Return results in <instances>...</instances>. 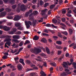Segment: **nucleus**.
<instances>
[{"label": "nucleus", "mask_w": 76, "mask_h": 76, "mask_svg": "<svg viewBox=\"0 0 76 76\" xmlns=\"http://www.w3.org/2000/svg\"><path fill=\"white\" fill-rule=\"evenodd\" d=\"M18 7L17 10L18 12H19L20 10L24 11V10L26 9V6L23 4L21 5L20 3L18 4Z\"/></svg>", "instance_id": "nucleus-1"}, {"label": "nucleus", "mask_w": 76, "mask_h": 76, "mask_svg": "<svg viewBox=\"0 0 76 76\" xmlns=\"http://www.w3.org/2000/svg\"><path fill=\"white\" fill-rule=\"evenodd\" d=\"M4 38L6 39H5L4 41V42H6V41H12V39H10L11 38V36H9L8 35H7L5 36H1L0 37V38Z\"/></svg>", "instance_id": "nucleus-2"}, {"label": "nucleus", "mask_w": 76, "mask_h": 76, "mask_svg": "<svg viewBox=\"0 0 76 76\" xmlns=\"http://www.w3.org/2000/svg\"><path fill=\"white\" fill-rule=\"evenodd\" d=\"M15 26L17 27H18L17 29L20 31L23 30V27L21 26V23H15Z\"/></svg>", "instance_id": "nucleus-3"}, {"label": "nucleus", "mask_w": 76, "mask_h": 76, "mask_svg": "<svg viewBox=\"0 0 76 76\" xmlns=\"http://www.w3.org/2000/svg\"><path fill=\"white\" fill-rule=\"evenodd\" d=\"M30 51L32 53H34L35 54H37L39 53H41V50L37 49H31Z\"/></svg>", "instance_id": "nucleus-4"}, {"label": "nucleus", "mask_w": 76, "mask_h": 76, "mask_svg": "<svg viewBox=\"0 0 76 76\" xmlns=\"http://www.w3.org/2000/svg\"><path fill=\"white\" fill-rule=\"evenodd\" d=\"M12 28V27H9L7 26H0V28L3 29L4 31H9L10 29Z\"/></svg>", "instance_id": "nucleus-5"}, {"label": "nucleus", "mask_w": 76, "mask_h": 76, "mask_svg": "<svg viewBox=\"0 0 76 76\" xmlns=\"http://www.w3.org/2000/svg\"><path fill=\"white\" fill-rule=\"evenodd\" d=\"M4 3H10L13 4H14L15 1L14 0H3Z\"/></svg>", "instance_id": "nucleus-6"}, {"label": "nucleus", "mask_w": 76, "mask_h": 76, "mask_svg": "<svg viewBox=\"0 0 76 76\" xmlns=\"http://www.w3.org/2000/svg\"><path fill=\"white\" fill-rule=\"evenodd\" d=\"M47 11H48V10L47 9H45L43 10H42V12L41 13V15H45V16L47 18V17L48 16V15H46L45 13V12H47Z\"/></svg>", "instance_id": "nucleus-7"}, {"label": "nucleus", "mask_w": 76, "mask_h": 76, "mask_svg": "<svg viewBox=\"0 0 76 76\" xmlns=\"http://www.w3.org/2000/svg\"><path fill=\"white\" fill-rule=\"evenodd\" d=\"M23 18V17L22 16H17L14 18V20H15V21H17L18 20H19L20 18Z\"/></svg>", "instance_id": "nucleus-8"}, {"label": "nucleus", "mask_w": 76, "mask_h": 76, "mask_svg": "<svg viewBox=\"0 0 76 76\" xmlns=\"http://www.w3.org/2000/svg\"><path fill=\"white\" fill-rule=\"evenodd\" d=\"M54 1H55V4L54 5H51L50 7V9H53L54 7L55 6V5L58 3V0H54Z\"/></svg>", "instance_id": "nucleus-9"}, {"label": "nucleus", "mask_w": 76, "mask_h": 76, "mask_svg": "<svg viewBox=\"0 0 76 76\" xmlns=\"http://www.w3.org/2000/svg\"><path fill=\"white\" fill-rule=\"evenodd\" d=\"M16 31H17V29H16L15 28H13L12 31L10 32V34H14L15 32H16Z\"/></svg>", "instance_id": "nucleus-10"}, {"label": "nucleus", "mask_w": 76, "mask_h": 76, "mask_svg": "<svg viewBox=\"0 0 76 76\" xmlns=\"http://www.w3.org/2000/svg\"><path fill=\"white\" fill-rule=\"evenodd\" d=\"M20 38V36L19 35H13V36L12 38L13 39H19V38Z\"/></svg>", "instance_id": "nucleus-11"}, {"label": "nucleus", "mask_w": 76, "mask_h": 76, "mask_svg": "<svg viewBox=\"0 0 76 76\" xmlns=\"http://www.w3.org/2000/svg\"><path fill=\"white\" fill-rule=\"evenodd\" d=\"M6 15V12H4L0 14V17H3Z\"/></svg>", "instance_id": "nucleus-12"}, {"label": "nucleus", "mask_w": 76, "mask_h": 76, "mask_svg": "<svg viewBox=\"0 0 76 76\" xmlns=\"http://www.w3.org/2000/svg\"><path fill=\"white\" fill-rule=\"evenodd\" d=\"M17 67L18 70H21L22 68V66L20 64H18L17 66Z\"/></svg>", "instance_id": "nucleus-13"}, {"label": "nucleus", "mask_w": 76, "mask_h": 76, "mask_svg": "<svg viewBox=\"0 0 76 76\" xmlns=\"http://www.w3.org/2000/svg\"><path fill=\"white\" fill-rule=\"evenodd\" d=\"M39 39V37L38 36L35 35L33 38V39L35 40V41H37Z\"/></svg>", "instance_id": "nucleus-14"}, {"label": "nucleus", "mask_w": 76, "mask_h": 76, "mask_svg": "<svg viewBox=\"0 0 76 76\" xmlns=\"http://www.w3.org/2000/svg\"><path fill=\"white\" fill-rule=\"evenodd\" d=\"M35 75H38V74L37 73L33 72L31 73L30 74V76H34Z\"/></svg>", "instance_id": "nucleus-15"}, {"label": "nucleus", "mask_w": 76, "mask_h": 76, "mask_svg": "<svg viewBox=\"0 0 76 76\" xmlns=\"http://www.w3.org/2000/svg\"><path fill=\"white\" fill-rule=\"evenodd\" d=\"M41 41L44 43H47V40L45 38H43L41 39Z\"/></svg>", "instance_id": "nucleus-16"}, {"label": "nucleus", "mask_w": 76, "mask_h": 76, "mask_svg": "<svg viewBox=\"0 0 76 76\" xmlns=\"http://www.w3.org/2000/svg\"><path fill=\"white\" fill-rule=\"evenodd\" d=\"M29 19L30 20H34V18L33 17V16H32V14H31L29 15Z\"/></svg>", "instance_id": "nucleus-17"}, {"label": "nucleus", "mask_w": 76, "mask_h": 76, "mask_svg": "<svg viewBox=\"0 0 76 76\" xmlns=\"http://www.w3.org/2000/svg\"><path fill=\"white\" fill-rule=\"evenodd\" d=\"M25 23L26 25V28L27 29H28L29 28V27H30V26L28 24V22H27V21H25Z\"/></svg>", "instance_id": "nucleus-18"}, {"label": "nucleus", "mask_w": 76, "mask_h": 76, "mask_svg": "<svg viewBox=\"0 0 76 76\" xmlns=\"http://www.w3.org/2000/svg\"><path fill=\"white\" fill-rule=\"evenodd\" d=\"M20 62L21 63H22L23 66L25 65V63L23 62V59H20Z\"/></svg>", "instance_id": "nucleus-19"}, {"label": "nucleus", "mask_w": 76, "mask_h": 76, "mask_svg": "<svg viewBox=\"0 0 76 76\" xmlns=\"http://www.w3.org/2000/svg\"><path fill=\"white\" fill-rule=\"evenodd\" d=\"M5 44H6V45H7V44L9 46H10L11 44H12V43L10 41H8L6 42Z\"/></svg>", "instance_id": "nucleus-20"}, {"label": "nucleus", "mask_w": 76, "mask_h": 76, "mask_svg": "<svg viewBox=\"0 0 76 76\" xmlns=\"http://www.w3.org/2000/svg\"><path fill=\"white\" fill-rule=\"evenodd\" d=\"M12 41H14L15 42H16V43H19V42H20V41L16 39H13L12 40Z\"/></svg>", "instance_id": "nucleus-21"}, {"label": "nucleus", "mask_w": 76, "mask_h": 76, "mask_svg": "<svg viewBox=\"0 0 76 76\" xmlns=\"http://www.w3.org/2000/svg\"><path fill=\"white\" fill-rule=\"evenodd\" d=\"M46 50L47 53H48V54H50V50L49 49H48V48L47 47L46 48Z\"/></svg>", "instance_id": "nucleus-22"}, {"label": "nucleus", "mask_w": 76, "mask_h": 76, "mask_svg": "<svg viewBox=\"0 0 76 76\" xmlns=\"http://www.w3.org/2000/svg\"><path fill=\"white\" fill-rule=\"evenodd\" d=\"M56 48L59 50H61V49H63V48L62 46H56Z\"/></svg>", "instance_id": "nucleus-23"}, {"label": "nucleus", "mask_w": 76, "mask_h": 76, "mask_svg": "<svg viewBox=\"0 0 76 76\" xmlns=\"http://www.w3.org/2000/svg\"><path fill=\"white\" fill-rule=\"evenodd\" d=\"M56 44L58 45H61L62 42L60 41H56Z\"/></svg>", "instance_id": "nucleus-24"}, {"label": "nucleus", "mask_w": 76, "mask_h": 76, "mask_svg": "<svg viewBox=\"0 0 76 76\" xmlns=\"http://www.w3.org/2000/svg\"><path fill=\"white\" fill-rule=\"evenodd\" d=\"M38 22V20H35V22L33 21V26H35V25H36V23L37 22Z\"/></svg>", "instance_id": "nucleus-25"}, {"label": "nucleus", "mask_w": 76, "mask_h": 76, "mask_svg": "<svg viewBox=\"0 0 76 76\" xmlns=\"http://www.w3.org/2000/svg\"><path fill=\"white\" fill-rule=\"evenodd\" d=\"M50 64V65H51V66H53L54 67L56 66V63L54 62L51 63Z\"/></svg>", "instance_id": "nucleus-26"}, {"label": "nucleus", "mask_w": 76, "mask_h": 76, "mask_svg": "<svg viewBox=\"0 0 76 76\" xmlns=\"http://www.w3.org/2000/svg\"><path fill=\"white\" fill-rule=\"evenodd\" d=\"M61 33L63 34H64V35H67V34H68V33H67V32L66 31H62Z\"/></svg>", "instance_id": "nucleus-27"}, {"label": "nucleus", "mask_w": 76, "mask_h": 76, "mask_svg": "<svg viewBox=\"0 0 76 76\" xmlns=\"http://www.w3.org/2000/svg\"><path fill=\"white\" fill-rule=\"evenodd\" d=\"M56 18L59 20L58 23H60V17H59V16H56Z\"/></svg>", "instance_id": "nucleus-28"}, {"label": "nucleus", "mask_w": 76, "mask_h": 76, "mask_svg": "<svg viewBox=\"0 0 76 76\" xmlns=\"http://www.w3.org/2000/svg\"><path fill=\"white\" fill-rule=\"evenodd\" d=\"M52 22L54 23H56L57 22V21L56 19H53L52 20Z\"/></svg>", "instance_id": "nucleus-29"}, {"label": "nucleus", "mask_w": 76, "mask_h": 76, "mask_svg": "<svg viewBox=\"0 0 76 76\" xmlns=\"http://www.w3.org/2000/svg\"><path fill=\"white\" fill-rule=\"evenodd\" d=\"M22 34V32L20 31H18L16 33V35H19L20 34Z\"/></svg>", "instance_id": "nucleus-30"}, {"label": "nucleus", "mask_w": 76, "mask_h": 76, "mask_svg": "<svg viewBox=\"0 0 76 76\" xmlns=\"http://www.w3.org/2000/svg\"><path fill=\"white\" fill-rule=\"evenodd\" d=\"M23 42L21 41L19 44V46L21 47L23 45Z\"/></svg>", "instance_id": "nucleus-31"}, {"label": "nucleus", "mask_w": 76, "mask_h": 76, "mask_svg": "<svg viewBox=\"0 0 76 76\" xmlns=\"http://www.w3.org/2000/svg\"><path fill=\"white\" fill-rule=\"evenodd\" d=\"M61 53H62V51L58 50V55H60V54H61Z\"/></svg>", "instance_id": "nucleus-32"}, {"label": "nucleus", "mask_w": 76, "mask_h": 76, "mask_svg": "<svg viewBox=\"0 0 76 76\" xmlns=\"http://www.w3.org/2000/svg\"><path fill=\"white\" fill-rule=\"evenodd\" d=\"M72 32H73V31L72 30V29H69V32L70 35H71V34H72Z\"/></svg>", "instance_id": "nucleus-33"}, {"label": "nucleus", "mask_w": 76, "mask_h": 76, "mask_svg": "<svg viewBox=\"0 0 76 76\" xmlns=\"http://www.w3.org/2000/svg\"><path fill=\"white\" fill-rule=\"evenodd\" d=\"M74 68L76 69V63L75 62H74L72 64Z\"/></svg>", "instance_id": "nucleus-34"}, {"label": "nucleus", "mask_w": 76, "mask_h": 76, "mask_svg": "<svg viewBox=\"0 0 76 76\" xmlns=\"http://www.w3.org/2000/svg\"><path fill=\"white\" fill-rule=\"evenodd\" d=\"M42 35H43V36H49V35H48V34H47L45 33H42Z\"/></svg>", "instance_id": "nucleus-35"}, {"label": "nucleus", "mask_w": 76, "mask_h": 76, "mask_svg": "<svg viewBox=\"0 0 76 76\" xmlns=\"http://www.w3.org/2000/svg\"><path fill=\"white\" fill-rule=\"evenodd\" d=\"M30 43V42L28 40H26L25 42V43L24 44V45H26V44H29Z\"/></svg>", "instance_id": "nucleus-36"}, {"label": "nucleus", "mask_w": 76, "mask_h": 76, "mask_svg": "<svg viewBox=\"0 0 76 76\" xmlns=\"http://www.w3.org/2000/svg\"><path fill=\"white\" fill-rule=\"evenodd\" d=\"M40 5L41 6H42V5H43V4H44V2H43V1H40Z\"/></svg>", "instance_id": "nucleus-37"}, {"label": "nucleus", "mask_w": 76, "mask_h": 76, "mask_svg": "<svg viewBox=\"0 0 76 76\" xmlns=\"http://www.w3.org/2000/svg\"><path fill=\"white\" fill-rule=\"evenodd\" d=\"M46 26H47V27H50L51 26V24H47L45 25Z\"/></svg>", "instance_id": "nucleus-38"}, {"label": "nucleus", "mask_w": 76, "mask_h": 76, "mask_svg": "<svg viewBox=\"0 0 76 76\" xmlns=\"http://www.w3.org/2000/svg\"><path fill=\"white\" fill-rule=\"evenodd\" d=\"M15 73L13 72H12L10 74V76H15Z\"/></svg>", "instance_id": "nucleus-39"}, {"label": "nucleus", "mask_w": 76, "mask_h": 76, "mask_svg": "<svg viewBox=\"0 0 76 76\" xmlns=\"http://www.w3.org/2000/svg\"><path fill=\"white\" fill-rule=\"evenodd\" d=\"M49 6V3H46L45 4L44 7H46L47 6Z\"/></svg>", "instance_id": "nucleus-40"}, {"label": "nucleus", "mask_w": 76, "mask_h": 76, "mask_svg": "<svg viewBox=\"0 0 76 76\" xmlns=\"http://www.w3.org/2000/svg\"><path fill=\"white\" fill-rule=\"evenodd\" d=\"M7 58V56H4L2 57V58L3 59H6Z\"/></svg>", "instance_id": "nucleus-41"}, {"label": "nucleus", "mask_w": 76, "mask_h": 76, "mask_svg": "<svg viewBox=\"0 0 76 76\" xmlns=\"http://www.w3.org/2000/svg\"><path fill=\"white\" fill-rule=\"evenodd\" d=\"M25 34H29L30 33L28 31H25L24 32Z\"/></svg>", "instance_id": "nucleus-42"}, {"label": "nucleus", "mask_w": 76, "mask_h": 76, "mask_svg": "<svg viewBox=\"0 0 76 76\" xmlns=\"http://www.w3.org/2000/svg\"><path fill=\"white\" fill-rule=\"evenodd\" d=\"M58 36L59 37H63V36L61 34V33H58Z\"/></svg>", "instance_id": "nucleus-43"}, {"label": "nucleus", "mask_w": 76, "mask_h": 76, "mask_svg": "<svg viewBox=\"0 0 76 76\" xmlns=\"http://www.w3.org/2000/svg\"><path fill=\"white\" fill-rule=\"evenodd\" d=\"M27 22L28 25H32V23H31V21H27Z\"/></svg>", "instance_id": "nucleus-44"}, {"label": "nucleus", "mask_w": 76, "mask_h": 76, "mask_svg": "<svg viewBox=\"0 0 76 76\" xmlns=\"http://www.w3.org/2000/svg\"><path fill=\"white\" fill-rule=\"evenodd\" d=\"M6 10L7 11V12H10V11H11V9L9 8L6 9Z\"/></svg>", "instance_id": "nucleus-45"}, {"label": "nucleus", "mask_w": 76, "mask_h": 76, "mask_svg": "<svg viewBox=\"0 0 76 76\" xmlns=\"http://www.w3.org/2000/svg\"><path fill=\"white\" fill-rule=\"evenodd\" d=\"M74 45H75V44L74 43H72V44L70 45L69 46V47H72V46H73Z\"/></svg>", "instance_id": "nucleus-46"}, {"label": "nucleus", "mask_w": 76, "mask_h": 76, "mask_svg": "<svg viewBox=\"0 0 76 76\" xmlns=\"http://www.w3.org/2000/svg\"><path fill=\"white\" fill-rule=\"evenodd\" d=\"M29 14L28 12H26L25 15V16H26V17H27L28 16Z\"/></svg>", "instance_id": "nucleus-47"}, {"label": "nucleus", "mask_w": 76, "mask_h": 76, "mask_svg": "<svg viewBox=\"0 0 76 76\" xmlns=\"http://www.w3.org/2000/svg\"><path fill=\"white\" fill-rule=\"evenodd\" d=\"M33 14L34 15H37L38 14V12L35 11L33 12Z\"/></svg>", "instance_id": "nucleus-48"}, {"label": "nucleus", "mask_w": 76, "mask_h": 76, "mask_svg": "<svg viewBox=\"0 0 76 76\" xmlns=\"http://www.w3.org/2000/svg\"><path fill=\"white\" fill-rule=\"evenodd\" d=\"M14 60L15 61H18L19 60V58L17 57L14 58Z\"/></svg>", "instance_id": "nucleus-49"}, {"label": "nucleus", "mask_w": 76, "mask_h": 76, "mask_svg": "<svg viewBox=\"0 0 76 76\" xmlns=\"http://www.w3.org/2000/svg\"><path fill=\"white\" fill-rule=\"evenodd\" d=\"M17 6L16 5H13L12 6V9H15L16 7Z\"/></svg>", "instance_id": "nucleus-50"}, {"label": "nucleus", "mask_w": 76, "mask_h": 76, "mask_svg": "<svg viewBox=\"0 0 76 76\" xmlns=\"http://www.w3.org/2000/svg\"><path fill=\"white\" fill-rule=\"evenodd\" d=\"M23 48H20L19 49V50H18V51L19 52H20V51H22V50H23Z\"/></svg>", "instance_id": "nucleus-51"}, {"label": "nucleus", "mask_w": 76, "mask_h": 76, "mask_svg": "<svg viewBox=\"0 0 76 76\" xmlns=\"http://www.w3.org/2000/svg\"><path fill=\"white\" fill-rule=\"evenodd\" d=\"M30 70H33V69H27L26 70V72H28V71H30Z\"/></svg>", "instance_id": "nucleus-52"}, {"label": "nucleus", "mask_w": 76, "mask_h": 76, "mask_svg": "<svg viewBox=\"0 0 76 76\" xmlns=\"http://www.w3.org/2000/svg\"><path fill=\"white\" fill-rule=\"evenodd\" d=\"M52 26L53 28H57L56 26H55L53 24H52Z\"/></svg>", "instance_id": "nucleus-53"}, {"label": "nucleus", "mask_w": 76, "mask_h": 76, "mask_svg": "<svg viewBox=\"0 0 76 76\" xmlns=\"http://www.w3.org/2000/svg\"><path fill=\"white\" fill-rule=\"evenodd\" d=\"M41 20H39V22H42L43 21V18H41Z\"/></svg>", "instance_id": "nucleus-54"}, {"label": "nucleus", "mask_w": 76, "mask_h": 76, "mask_svg": "<svg viewBox=\"0 0 76 76\" xmlns=\"http://www.w3.org/2000/svg\"><path fill=\"white\" fill-rule=\"evenodd\" d=\"M59 69L60 71H62L63 70V68L61 66H59Z\"/></svg>", "instance_id": "nucleus-55"}, {"label": "nucleus", "mask_w": 76, "mask_h": 76, "mask_svg": "<svg viewBox=\"0 0 76 76\" xmlns=\"http://www.w3.org/2000/svg\"><path fill=\"white\" fill-rule=\"evenodd\" d=\"M43 65H44V66H45V67H47V63H46V62H44Z\"/></svg>", "instance_id": "nucleus-56"}, {"label": "nucleus", "mask_w": 76, "mask_h": 76, "mask_svg": "<svg viewBox=\"0 0 76 76\" xmlns=\"http://www.w3.org/2000/svg\"><path fill=\"white\" fill-rule=\"evenodd\" d=\"M70 23L71 24H73L74 23V21L73 20H70Z\"/></svg>", "instance_id": "nucleus-57"}, {"label": "nucleus", "mask_w": 76, "mask_h": 76, "mask_svg": "<svg viewBox=\"0 0 76 76\" xmlns=\"http://www.w3.org/2000/svg\"><path fill=\"white\" fill-rule=\"evenodd\" d=\"M7 25L8 26H11V25H12V23H8L7 24Z\"/></svg>", "instance_id": "nucleus-58"}, {"label": "nucleus", "mask_w": 76, "mask_h": 76, "mask_svg": "<svg viewBox=\"0 0 76 76\" xmlns=\"http://www.w3.org/2000/svg\"><path fill=\"white\" fill-rule=\"evenodd\" d=\"M40 56H45V55L43 53H41L40 54Z\"/></svg>", "instance_id": "nucleus-59"}, {"label": "nucleus", "mask_w": 76, "mask_h": 76, "mask_svg": "<svg viewBox=\"0 0 76 76\" xmlns=\"http://www.w3.org/2000/svg\"><path fill=\"white\" fill-rule=\"evenodd\" d=\"M62 13H63V14L66 13V10H64L62 11Z\"/></svg>", "instance_id": "nucleus-60"}, {"label": "nucleus", "mask_w": 76, "mask_h": 76, "mask_svg": "<svg viewBox=\"0 0 76 76\" xmlns=\"http://www.w3.org/2000/svg\"><path fill=\"white\" fill-rule=\"evenodd\" d=\"M32 11H33V10H30L28 12L29 14V13H31L32 12Z\"/></svg>", "instance_id": "nucleus-61"}, {"label": "nucleus", "mask_w": 76, "mask_h": 76, "mask_svg": "<svg viewBox=\"0 0 76 76\" xmlns=\"http://www.w3.org/2000/svg\"><path fill=\"white\" fill-rule=\"evenodd\" d=\"M4 10V8H2L0 9V12H3V10Z\"/></svg>", "instance_id": "nucleus-62"}, {"label": "nucleus", "mask_w": 76, "mask_h": 76, "mask_svg": "<svg viewBox=\"0 0 76 76\" xmlns=\"http://www.w3.org/2000/svg\"><path fill=\"white\" fill-rule=\"evenodd\" d=\"M66 57H68L69 56V54L68 53H66L65 55Z\"/></svg>", "instance_id": "nucleus-63"}, {"label": "nucleus", "mask_w": 76, "mask_h": 76, "mask_svg": "<svg viewBox=\"0 0 76 76\" xmlns=\"http://www.w3.org/2000/svg\"><path fill=\"white\" fill-rule=\"evenodd\" d=\"M74 49H76V44H75V45H74V47H73Z\"/></svg>", "instance_id": "nucleus-64"}]
</instances>
